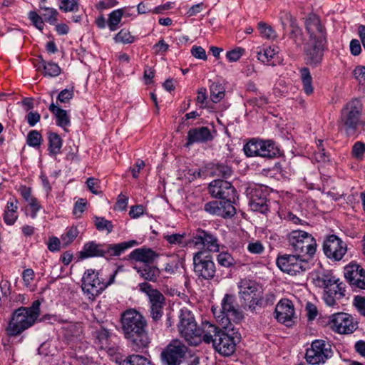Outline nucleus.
I'll list each match as a JSON object with an SVG mask.
<instances>
[{
	"label": "nucleus",
	"instance_id": "obj_1",
	"mask_svg": "<svg viewBox=\"0 0 365 365\" xmlns=\"http://www.w3.org/2000/svg\"><path fill=\"white\" fill-rule=\"evenodd\" d=\"M122 331L130 346L139 350L150 342L147 331V321L135 309H128L121 315Z\"/></svg>",
	"mask_w": 365,
	"mask_h": 365
},
{
	"label": "nucleus",
	"instance_id": "obj_2",
	"mask_svg": "<svg viewBox=\"0 0 365 365\" xmlns=\"http://www.w3.org/2000/svg\"><path fill=\"white\" fill-rule=\"evenodd\" d=\"M179 319V332L189 344L197 346L202 341L210 344L211 334L215 332V325L205 322L201 327H197L193 315L187 309H180Z\"/></svg>",
	"mask_w": 365,
	"mask_h": 365
},
{
	"label": "nucleus",
	"instance_id": "obj_3",
	"mask_svg": "<svg viewBox=\"0 0 365 365\" xmlns=\"http://www.w3.org/2000/svg\"><path fill=\"white\" fill-rule=\"evenodd\" d=\"M316 287L324 289L323 299L326 304L333 307L336 301L345 296V284L330 270H317L312 274Z\"/></svg>",
	"mask_w": 365,
	"mask_h": 365
},
{
	"label": "nucleus",
	"instance_id": "obj_4",
	"mask_svg": "<svg viewBox=\"0 0 365 365\" xmlns=\"http://www.w3.org/2000/svg\"><path fill=\"white\" fill-rule=\"evenodd\" d=\"M40 302L36 300L29 307H21L14 310L6 328V334L16 336L32 327L40 316Z\"/></svg>",
	"mask_w": 365,
	"mask_h": 365
},
{
	"label": "nucleus",
	"instance_id": "obj_5",
	"mask_svg": "<svg viewBox=\"0 0 365 365\" xmlns=\"http://www.w3.org/2000/svg\"><path fill=\"white\" fill-rule=\"evenodd\" d=\"M363 105L358 98H353L347 102L341 111L339 120V129L347 135L355 133L361 124Z\"/></svg>",
	"mask_w": 365,
	"mask_h": 365
},
{
	"label": "nucleus",
	"instance_id": "obj_6",
	"mask_svg": "<svg viewBox=\"0 0 365 365\" xmlns=\"http://www.w3.org/2000/svg\"><path fill=\"white\" fill-rule=\"evenodd\" d=\"M289 246L294 252L301 256L311 259L315 254L317 242L313 236L306 231L295 230L290 232L287 235Z\"/></svg>",
	"mask_w": 365,
	"mask_h": 365
},
{
	"label": "nucleus",
	"instance_id": "obj_7",
	"mask_svg": "<svg viewBox=\"0 0 365 365\" xmlns=\"http://www.w3.org/2000/svg\"><path fill=\"white\" fill-rule=\"evenodd\" d=\"M117 271L110 276L108 281H105L100 275L101 273L93 269H87L82 279V289L88 299L93 300L108 286L113 283Z\"/></svg>",
	"mask_w": 365,
	"mask_h": 365
},
{
	"label": "nucleus",
	"instance_id": "obj_8",
	"mask_svg": "<svg viewBox=\"0 0 365 365\" xmlns=\"http://www.w3.org/2000/svg\"><path fill=\"white\" fill-rule=\"evenodd\" d=\"M212 312L224 329H233L232 322L238 323L243 318L242 312L234 306V297L230 294H225L222 299L219 314L215 309H212Z\"/></svg>",
	"mask_w": 365,
	"mask_h": 365
},
{
	"label": "nucleus",
	"instance_id": "obj_9",
	"mask_svg": "<svg viewBox=\"0 0 365 365\" xmlns=\"http://www.w3.org/2000/svg\"><path fill=\"white\" fill-rule=\"evenodd\" d=\"M138 287L139 289L148 297L150 314L152 319L155 322L159 321L163 317V307L165 304L163 294L147 282L140 283Z\"/></svg>",
	"mask_w": 365,
	"mask_h": 365
},
{
	"label": "nucleus",
	"instance_id": "obj_10",
	"mask_svg": "<svg viewBox=\"0 0 365 365\" xmlns=\"http://www.w3.org/2000/svg\"><path fill=\"white\" fill-rule=\"evenodd\" d=\"M187 353L188 348L181 341L173 339L162 351L160 359L164 365H180Z\"/></svg>",
	"mask_w": 365,
	"mask_h": 365
},
{
	"label": "nucleus",
	"instance_id": "obj_11",
	"mask_svg": "<svg viewBox=\"0 0 365 365\" xmlns=\"http://www.w3.org/2000/svg\"><path fill=\"white\" fill-rule=\"evenodd\" d=\"M332 351L329 343L324 340H314L311 347L307 349L305 358L312 365H319L331 357Z\"/></svg>",
	"mask_w": 365,
	"mask_h": 365
},
{
	"label": "nucleus",
	"instance_id": "obj_12",
	"mask_svg": "<svg viewBox=\"0 0 365 365\" xmlns=\"http://www.w3.org/2000/svg\"><path fill=\"white\" fill-rule=\"evenodd\" d=\"M307 260L306 257H301L296 254L284 255L277 257V265L282 272L296 275L308 268Z\"/></svg>",
	"mask_w": 365,
	"mask_h": 365
},
{
	"label": "nucleus",
	"instance_id": "obj_13",
	"mask_svg": "<svg viewBox=\"0 0 365 365\" xmlns=\"http://www.w3.org/2000/svg\"><path fill=\"white\" fill-rule=\"evenodd\" d=\"M329 325L331 329L339 334H350L358 328V323L349 314L338 312L330 316Z\"/></svg>",
	"mask_w": 365,
	"mask_h": 365
},
{
	"label": "nucleus",
	"instance_id": "obj_14",
	"mask_svg": "<svg viewBox=\"0 0 365 365\" xmlns=\"http://www.w3.org/2000/svg\"><path fill=\"white\" fill-rule=\"evenodd\" d=\"M194 271L196 275L204 279H212L216 272V267L212 258L205 255V251H198L193 256Z\"/></svg>",
	"mask_w": 365,
	"mask_h": 365
},
{
	"label": "nucleus",
	"instance_id": "obj_15",
	"mask_svg": "<svg viewBox=\"0 0 365 365\" xmlns=\"http://www.w3.org/2000/svg\"><path fill=\"white\" fill-rule=\"evenodd\" d=\"M210 343L213 347L221 354L230 356L235 350V343L232 337L215 326V330L211 334Z\"/></svg>",
	"mask_w": 365,
	"mask_h": 365
},
{
	"label": "nucleus",
	"instance_id": "obj_16",
	"mask_svg": "<svg viewBox=\"0 0 365 365\" xmlns=\"http://www.w3.org/2000/svg\"><path fill=\"white\" fill-rule=\"evenodd\" d=\"M186 245H194L195 247L202 246L209 252H218L220 251L217 237L212 233L200 229L196 231Z\"/></svg>",
	"mask_w": 365,
	"mask_h": 365
},
{
	"label": "nucleus",
	"instance_id": "obj_17",
	"mask_svg": "<svg viewBox=\"0 0 365 365\" xmlns=\"http://www.w3.org/2000/svg\"><path fill=\"white\" fill-rule=\"evenodd\" d=\"M323 249L326 256L335 261L341 260L347 251L346 243L334 235L326 239Z\"/></svg>",
	"mask_w": 365,
	"mask_h": 365
},
{
	"label": "nucleus",
	"instance_id": "obj_18",
	"mask_svg": "<svg viewBox=\"0 0 365 365\" xmlns=\"http://www.w3.org/2000/svg\"><path fill=\"white\" fill-rule=\"evenodd\" d=\"M208 190L214 197L229 200L232 203L235 200V189L228 181L215 180L210 183Z\"/></svg>",
	"mask_w": 365,
	"mask_h": 365
},
{
	"label": "nucleus",
	"instance_id": "obj_19",
	"mask_svg": "<svg viewBox=\"0 0 365 365\" xmlns=\"http://www.w3.org/2000/svg\"><path fill=\"white\" fill-rule=\"evenodd\" d=\"M344 274L350 285L365 289V270L356 263H350L344 267Z\"/></svg>",
	"mask_w": 365,
	"mask_h": 365
},
{
	"label": "nucleus",
	"instance_id": "obj_20",
	"mask_svg": "<svg viewBox=\"0 0 365 365\" xmlns=\"http://www.w3.org/2000/svg\"><path fill=\"white\" fill-rule=\"evenodd\" d=\"M247 193L250 198L249 205L252 210L261 213H265L267 211L266 195L262 187L257 186L250 187Z\"/></svg>",
	"mask_w": 365,
	"mask_h": 365
},
{
	"label": "nucleus",
	"instance_id": "obj_21",
	"mask_svg": "<svg viewBox=\"0 0 365 365\" xmlns=\"http://www.w3.org/2000/svg\"><path fill=\"white\" fill-rule=\"evenodd\" d=\"M276 319L287 327L292 326L295 318V312L292 302L287 299H281L275 308Z\"/></svg>",
	"mask_w": 365,
	"mask_h": 365
},
{
	"label": "nucleus",
	"instance_id": "obj_22",
	"mask_svg": "<svg viewBox=\"0 0 365 365\" xmlns=\"http://www.w3.org/2000/svg\"><path fill=\"white\" fill-rule=\"evenodd\" d=\"M204 209L210 214L222 217H232L236 212L235 207L229 200L209 202L205 205Z\"/></svg>",
	"mask_w": 365,
	"mask_h": 365
},
{
	"label": "nucleus",
	"instance_id": "obj_23",
	"mask_svg": "<svg viewBox=\"0 0 365 365\" xmlns=\"http://www.w3.org/2000/svg\"><path fill=\"white\" fill-rule=\"evenodd\" d=\"M232 169L227 165L210 163L199 170L197 176H219L227 178L232 175Z\"/></svg>",
	"mask_w": 365,
	"mask_h": 365
},
{
	"label": "nucleus",
	"instance_id": "obj_24",
	"mask_svg": "<svg viewBox=\"0 0 365 365\" xmlns=\"http://www.w3.org/2000/svg\"><path fill=\"white\" fill-rule=\"evenodd\" d=\"M325 43H308L305 48V60L312 66H318L323 57Z\"/></svg>",
	"mask_w": 365,
	"mask_h": 365
},
{
	"label": "nucleus",
	"instance_id": "obj_25",
	"mask_svg": "<svg viewBox=\"0 0 365 365\" xmlns=\"http://www.w3.org/2000/svg\"><path fill=\"white\" fill-rule=\"evenodd\" d=\"M212 139L210 129L207 127L191 128L187 133V146L195 143H205Z\"/></svg>",
	"mask_w": 365,
	"mask_h": 365
},
{
	"label": "nucleus",
	"instance_id": "obj_26",
	"mask_svg": "<svg viewBox=\"0 0 365 365\" xmlns=\"http://www.w3.org/2000/svg\"><path fill=\"white\" fill-rule=\"evenodd\" d=\"M257 286L251 281H242L240 285V295L241 298L246 301H255V304H259L260 299L259 298Z\"/></svg>",
	"mask_w": 365,
	"mask_h": 365
},
{
	"label": "nucleus",
	"instance_id": "obj_27",
	"mask_svg": "<svg viewBox=\"0 0 365 365\" xmlns=\"http://www.w3.org/2000/svg\"><path fill=\"white\" fill-rule=\"evenodd\" d=\"M305 29L309 36L308 43H326V29L324 24H305Z\"/></svg>",
	"mask_w": 365,
	"mask_h": 365
},
{
	"label": "nucleus",
	"instance_id": "obj_28",
	"mask_svg": "<svg viewBox=\"0 0 365 365\" xmlns=\"http://www.w3.org/2000/svg\"><path fill=\"white\" fill-rule=\"evenodd\" d=\"M104 256V245L98 244L93 241L86 243L83 250L79 252V257L81 259Z\"/></svg>",
	"mask_w": 365,
	"mask_h": 365
},
{
	"label": "nucleus",
	"instance_id": "obj_29",
	"mask_svg": "<svg viewBox=\"0 0 365 365\" xmlns=\"http://www.w3.org/2000/svg\"><path fill=\"white\" fill-rule=\"evenodd\" d=\"M134 269L143 279L153 282H157L160 274V269L156 266L148 264L135 265Z\"/></svg>",
	"mask_w": 365,
	"mask_h": 365
},
{
	"label": "nucleus",
	"instance_id": "obj_30",
	"mask_svg": "<svg viewBox=\"0 0 365 365\" xmlns=\"http://www.w3.org/2000/svg\"><path fill=\"white\" fill-rule=\"evenodd\" d=\"M158 256V254H156L151 249L146 248L135 249L130 254L131 259L148 264L153 262Z\"/></svg>",
	"mask_w": 365,
	"mask_h": 365
},
{
	"label": "nucleus",
	"instance_id": "obj_31",
	"mask_svg": "<svg viewBox=\"0 0 365 365\" xmlns=\"http://www.w3.org/2000/svg\"><path fill=\"white\" fill-rule=\"evenodd\" d=\"M138 243L135 240H130L128 242H123L118 244L113 245H104L105 255L109 256H119L128 248H130Z\"/></svg>",
	"mask_w": 365,
	"mask_h": 365
},
{
	"label": "nucleus",
	"instance_id": "obj_32",
	"mask_svg": "<svg viewBox=\"0 0 365 365\" xmlns=\"http://www.w3.org/2000/svg\"><path fill=\"white\" fill-rule=\"evenodd\" d=\"M259 157L272 158L279 153V149L274 143L270 140H259Z\"/></svg>",
	"mask_w": 365,
	"mask_h": 365
},
{
	"label": "nucleus",
	"instance_id": "obj_33",
	"mask_svg": "<svg viewBox=\"0 0 365 365\" xmlns=\"http://www.w3.org/2000/svg\"><path fill=\"white\" fill-rule=\"evenodd\" d=\"M110 333L106 329H101L96 331V344L101 349L109 351L110 354L115 352V348L110 346Z\"/></svg>",
	"mask_w": 365,
	"mask_h": 365
},
{
	"label": "nucleus",
	"instance_id": "obj_34",
	"mask_svg": "<svg viewBox=\"0 0 365 365\" xmlns=\"http://www.w3.org/2000/svg\"><path fill=\"white\" fill-rule=\"evenodd\" d=\"M49 110L56 116V124L58 126L66 128L70 125V118L66 110L56 106L53 103L50 105Z\"/></svg>",
	"mask_w": 365,
	"mask_h": 365
},
{
	"label": "nucleus",
	"instance_id": "obj_35",
	"mask_svg": "<svg viewBox=\"0 0 365 365\" xmlns=\"http://www.w3.org/2000/svg\"><path fill=\"white\" fill-rule=\"evenodd\" d=\"M277 53V48L274 46L259 47L257 52V56L258 60L263 63L269 64Z\"/></svg>",
	"mask_w": 365,
	"mask_h": 365
},
{
	"label": "nucleus",
	"instance_id": "obj_36",
	"mask_svg": "<svg viewBox=\"0 0 365 365\" xmlns=\"http://www.w3.org/2000/svg\"><path fill=\"white\" fill-rule=\"evenodd\" d=\"M299 72L304 91L307 95L312 94L314 91V88L312 86V77L309 70L304 67L301 68Z\"/></svg>",
	"mask_w": 365,
	"mask_h": 365
},
{
	"label": "nucleus",
	"instance_id": "obj_37",
	"mask_svg": "<svg viewBox=\"0 0 365 365\" xmlns=\"http://www.w3.org/2000/svg\"><path fill=\"white\" fill-rule=\"evenodd\" d=\"M210 98L213 103L220 102L225 97V88L218 83H212L210 86Z\"/></svg>",
	"mask_w": 365,
	"mask_h": 365
},
{
	"label": "nucleus",
	"instance_id": "obj_38",
	"mask_svg": "<svg viewBox=\"0 0 365 365\" xmlns=\"http://www.w3.org/2000/svg\"><path fill=\"white\" fill-rule=\"evenodd\" d=\"M118 365H154V364L145 356L133 354L120 362Z\"/></svg>",
	"mask_w": 365,
	"mask_h": 365
},
{
	"label": "nucleus",
	"instance_id": "obj_39",
	"mask_svg": "<svg viewBox=\"0 0 365 365\" xmlns=\"http://www.w3.org/2000/svg\"><path fill=\"white\" fill-rule=\"evenodd\" d=\"M259 140L252 139L244 146V152L248 157L259 156Z\"/></svg>",
	"mask_w": 365,
	"mask_h": 365
},
{
	"label": "nucleus",
	"instance_id": "obj_40",
	"mask_svg": "<svg viewBox=\"0 0 365 365\" xmlns=\"http://www.w3.org/2000/svg\"><path fill=\"white\" fill-rule=\"evenodd\" d=\"M41 64V66H39L38 69H40V68L42 67L43 68V74L45 76L53 77L58 76L61 73V68L56 63H46L44 61H42Z\"/></svg>",
	"mask_w": 365,
	"mask_h": 365
},
{
	"label": "nucleus",
	"instance_id": "obj_41",
	"mask_svg": "<svg viewBox=\"0 0 365 365\" xmlns=\"http://www.w3.org/2000/svg\"><path fill=\"white\" fill-rule=\"evenodd\" d=\"M49 150L53 155L59 153L62 145V140L58 135L51 133L48 136Z\"/></svg>",
	"mask_w": 365,
	"mask_h": 365
},
{
	"label": "nucleus",
	"instance_id": "obj_42",
	"mask_svg": "<svg viewBox=\"0 0 365 365\" xmlns=\"http://www.w3.org/2000/svg\"><path fill=\"white\" fill-rule=\"evenodd\" d=\"M94 224L96 229L99 231L106 230L108 233H110L113 231V226L111 221H109L104 217H95Z\"/></svg>",
	"mask_w": 365,
	"mask_h": 365
},
{
	"label": "nucleus",
	"instance_id": "obj_43",
	"mask_svg": "<svg viewBox=\"0 0 365 365\" xmlns=\"http://www.w3.org/2000/svg\"><path fill=\"white\" fill-rule=\"evenodd\" d=\"M218 264L225 267H230L235 264V260L227 252H222L217 257Z\"/></svg>",
	"mask_w": 365,
	"mask_h": 365
},
{
	"label": "nucleus",
	"instance_id": "obj_44",
	"mask_svg": "<svg viewBox=\"0 0 365 365\" xmlns=\"http://www.w3.org/2000/svg\"><path fill=\"white\" fill-rule=\"evenodd\" d=\"M245 48L236 47L226 53V58L230 62H236L244 55Z\"/></svg>",
	"mask_w": 365,
	"mask_h": 365
},
{
	"label": "nucleus",
	"instance_id": "obj_45",
	"mask_svg": "<svg viewBox=\"0 0 365 365\" xmlns=\"http://www.w3.org/2000/svg\"><path fill=\"white\" fill-rule=\"evenodd\" d=\"M117 43H130L135 41V37L128 31L122 29L115 37Z\"/></svg>",
	"mask_w": 365,
	"mask_h": 365
},
{
	"label": "nucleus",
	"instance_id": "obj_46",
	"mask_svg": "<svg viewBox=\"0 0 365 365\" xmlns=\"http://www.w3.org/2000/svg\"><path fill=\"white\" fill-rule=\"evenodd\" d=\"M78 230L76 227H70L67 232L61 236V240L64 245L71 244L78 236Z\"/></svg>",
	"mask_w": 365,
	"mask_h": 365
},
{
	"label": "nucleus",
	"instance_id": "obj_47",
	"mask_svg": "<svg viewBox=\"0 0 365 365\" xmlns=\"http://www.w3.org/2000/svg\"><path fill=\"white\" fill-rule=\"evenodd\" d=\"M42 137L37 130H31L27 135V144L31 147H38L41 145Z\"/></svg>",
	"mask_w": 365,
	"mask_h": 365
},
{
	"label": "nucleus",
	"instance_id": "obj_48",
	"mask_svg": "<svg viewBox=\"0 0 365 365\" xmlns=\"http://www.w3.org/2000/svg\"><path fill=\"white\" fill-rule=\"evenodd\" d=\"M260 35L265 38L272 39L276 37V33L269 24H258Z\"/></svg>",
	"mask_w": 365,
	"mask_h": 365
},
{
	"label": "nucleus",
	"instance_id": "obj_49",
	"mask_svg": "<svg viewBox=\"0 0 365 365\" xmlns=\"http://www.w3.org/2000/svg\"><path fill=\"white\" fill-rule=\"evenodd\" d=\"M365 153V143L358 141L352 147L351 154L357 160H361Z\"/></svg>",
	"mask_w": 365,
	"mask_h": 365
},
{
	"label": "nucleus",
	"instance_id": "obj_50",
	"mask_svg": "<svg viewBox=\"0 0 365 365\" xmlns=\"http://www.w3.org/2000/svg\"><path fill=\"white\" fill-rule=\"evenodd\" d=\"M88 189L93 194L98 195L101 192L99 186V180L94 178H88L86 180Z\"/></svg>",
	"mask_w": 365,
	"mask_h": 365
},
{
	"label": "nucleus",
	"instance_id": "obj_51",
	"mask_svg": "<svg viewBox=\"0 0 365 365\" xmlns=\"http://www.w3.org/2000/svg\"><path fill=\"white\" fill-rule=\"evenodd\" d=\"M73 95H74V93H73V88H70V89L66 88L59 93V94L57 97V101H60L61 103H68V102H69V101L71 99L73 98Z\"/></svg>",
	"mask_w": 365,
	"mask_h": 365
},
{
	"label": "nucleus",
	"instance_id": "obj_52",
	"mask_svg": "<svg viewBox=\"0 0 365 365\" xmlns=\"http://www.w3.org/2000/svg\"><path fill=\"white\" fill-rule=\"evenodd\" d=\"M78 8L76 0H61L60 9L64 11H72Z\"/></svg>",
	"mask_w": 365,
	"mask_h": 365
},
{
	"label": "nucleus",
	"instance_id": "obj_53",
	"mask_svg": "<svg viewBox=\"0 0 365 365\" xmlns=\"http://www.w3.org/2000/svg\"><path fill=\"white\" fill-rule=\"evenodd\" d=\"M185 234H172L164 236V238L171 245H182Z\"/></svg>",
	"mask_w": 365,
	"mask_h": 365
},
{
	"label": "nucleus",
	"instance_id": "obj_54",
	"mask_svg": "<svg viewBox=\"0 0 365 365\" xmlns=\"http://www.w3.org/2000/svg\"><path fill=\"white\" fill-rule=\"evenodd\" d=\"M247 250L252 254L259 255L264 252V247L259 241H255L248 244Z\"/></svg>",
	"mask_w": 365,
	"mask_h": 365
},
{
	"label": "nucleus",
	"instance_id": "obj_55",
	"mask_svg": "<svg viewBox=\"0 0 365 365\" xmlns=\"http://www.w3.org/2000/svg\"><path fill=\"white\" fill-rule=\"evenodd\" d=\"M353 74L354 78L359 81V84L365 86V67L362 66H356Z\"/></svg>",
	"mask_w": 365,
	"mask_h": 365
},
{
	"label": "nucleus",
	"instance_id": "obj_56",
	"mask_svg": "<svg viewBox=\"0 0 365 365\" xmlns=\"http://www.w3.org/2000/svg\"><path fill=\"white\" fill-rule=\"evenodd\" d=\"M57 11L53 8H45L42 13L43 20L46 21H56Z\"/></svg>",
	"mask_w": 365,
	"mask_h": 365
},
{
	"label": "nucleus",
	"instance_id": "obj_57",
	"mask_svg": "<svg viewBox=\"0 0 365 365\" xmlns=\"http://www.w3.org/2000/svg\"><path fill=\"white\" fill-rule=\"evenodd\" d=\"M34 276L35 273L32 269L29 268L23 271L22 279L26 287H30L31 282L34 279Z\"/></svg>",
	"mask_w": 365,
	"mask_h": 365
},
{
	"label": "nucleus",
	"instance_id": "obj_58",
	"mask_svg": "<svg viewBox=\"0 0 365 365\" xmlns=\"http://www.w3.org/2000/svg\"><path fill=\"white\" fill-rule=\"evenodd\" d=\"M354 304L358 312L363 316H365V297L356 296L354 299Z\"/></svg>",
	"mask_w": 365,
	"mask_h": 365
},
{
	"label": "nucleus",
	"instance_id": "obj_59",
	"mask_svg": "<svg viewBox=\"0 0 365 365\" xmlns=\"http://www.w3.org/2000/svg\"><path fill=\"white\" fill-rule=\"evenodd\" d=\"M191 53L197 58L205 60L207 58L205 50L201 46H193Z\"/></svg>",
	"mask_w": 365,
	"mask_h": 365
},
{
	"label": "nucleus",
	"instance_id": "obj_60",
	"mask_svg": "<svg viewBox=\"0 0 365 365\" xmlns=\"http://www.w3.org/2000/svg\"><path fill=\"white\" fill-rule=\"evenodd\" d=\"M123 15V9H116L113 11L109 15L108 23H119Z\"/></svg>",
	"mask_w": 365,
	"mask_h": 365
},
{
	"label": "nucleus",
	"instance_id": "obj_61",
	"mask_svg": "<svg viewBox=\"0 0 365 365\" xmlns=\"http://www.w3.org/2000/svg\"><path fill=\"white\" fill-rule=\"evenodd\" d=\"M29 205L31 207V217L32 218H35L36 217V215H37V212L40 210V209L41 208V206L40 205L38 201L37 200L36 198H34L32 200H31L29 202H28Z\"/></svg>",
	"mask_w": 365,
	"mask_h": 365
},
{
	"label": "nucleus",
	"instance_id": "obj_62",
	"mask_svg": "<svg viewBox=\"0 0 365 365\" xmlns=\"http://www.w3.org/2000/svg\"><path fill=\"white\" fill-rule=\"evenodd\" d=\"M144 212V207L143 205H135L130 207L129 215L132 218H138L141 216Z\"/></svg>",
	"mask_w": 365,
	"mask_h": 365
},
{
	"label": "nucleus",
	"instance_id": "obj_63",
	"mask_svg": "<svg viewBox=\"0 0 365 365\" xmlns=\"http://www.w3.org/2000/svg\"><path fill=\"white\" fill-rule=\"evenodd\" d=\"M128 198L120 194L118 197V200L115 205V209L118 210H125L127 205H128Z\"/></svg>",
	"mask_w": 365,
	"mask_h": 365
},
{
	"label": "nucleus",
	"instance_id": "obj_64",
	"mask_svg": "<svg viewBox=\"0 0 365 365\" xmlns=\"http://www.w3.org/2000/svg\"><path fill=\"white\" fill-rule=\"evenodd\" d=\"M350 51L352 55L358 56L361 51L359 41L357 39H353L350 42Z\"/></svg>",
	"mask_w": 365,
	"mask_h": 365
}]
</instances>
